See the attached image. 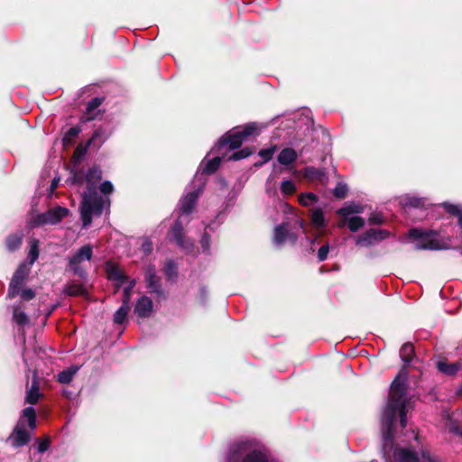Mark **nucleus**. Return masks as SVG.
<instances>
[{
    "instance_id": "1",
    "label": "nucleus",
    "mask_w": 462,
    "mask_h": 462,
    "mask_svg": "<svg viewBox=\"0 0 462 462\" xmlns=\"http://www.w3.org/2000/svg\"><path fill=\"white\" fill-rule=\"evenodd\" d=\"M407 373L402 370L393 382L389 400L382 415L383 452L387 462H420L417 452L410 448H393V426L397 419L402 428L406 427V415L410 409L405 381Z\"/></svg>"
},
{
    "instance_id": "2",
    "label": "nucleus",
    "mask_w": 462,
    "mask_h": 462,
    "mask_svg": "<svg viewBox=\"0 0 462 462\" xmlns=\"http://www.w3.org/2000/svg\"><path fill=\"white\" fill-rule=\"evenodd\" d=\"M102 178V171L99 168L94 167L88 170V173L82 171L75 172L73 182L79 185H86L87 190L82 193L80 215L83 226L90 225L92 216L102 214L105 207L109 206V200L97 193V184Z\"/></svg>"
},
{
    "instance_id": "3",
    "label": "nucleus",
    "mask_w": 462,
    "mask_h": 462,
    "mask_svg": "<svg viewBox=\"0 0 462 462\" xmlns=\"http://www.w3.org/2000/svg\"><path fill=\"white\" fill-rule=\"evenodd\" d=\"M27 420L28 425L32 430L36 429V413L32 407H27L23 411V416L18 420L13 433L8 438V441L14 447H22L28 443L30 435L24 429V420Z\"/></svg>"
},
{
    "instance_id": "4",
    "label": "nucleus",
    "mask_w": 462,
    "mask_h": 462,
    "mask_svg": "<svg viewBox=\"0 0 462 462\" xmlns=\"http://www.w3.org/2000/svg\"><path fill=\"white\" fill-rule=\"evenodd\" d=\"M410 236L416 240L414 247L417 250H442L448 249L447 242L439 240L434 231L423 232L420 229H411Z\"/></svg>"
},
{
    "instance_id": "5",
    "label": "nucleus",
    "mask_w": 462,
    "mask_h": 462,
    "mask_svg": "<svg viewBox=\"0 0 462 462\" xmlns=\"http://www.w3.org/2000/svg\"><path fill=\"white\" fill-rule=\"evenodd\" d=\"M258 134V125L255 123L248 124L245 126L234 129L228 135L223 136L218 143V149L228 145L230 150H235L251 135Z\"/></svg>"
},
{
    "instance_id": "6",
    "label": "nucleus",
    "mask_w": 462,
    "mask_h": 462,
    "mask_svg": "<svg viewBox=\"0 0 462 462\" xmlns=\"http://www.w3.org/2000/svg\"><path fill=\"white\" fill-rule=\"evenodd\" d=\"M199 181L198 187L189 192H187L186 195L180 201V210L182 215L189 214L196 204V201L203 189L205 180H201L198 175L195 177L193 182Z\"/></svg>"
},
{
    "instance_id": "7",
    "label": "nucleus",
    "mask_w": 462,
    "mask_h": 462,
    "mask_svg": "<svg viewBox=\"0 0 462 462\" xmlns=\"http://www.w3.org/2000/svg\"><path fill=\"white\" fill-rule=\"evenodd\" d=\"M92 257V247L88 245L82 246L69 260L70 270L79 277L85 275L81 263L85 261H90Z\"/></svg>"
},
{
    "instance_id": "8",
    "label": "nucleus",
    "mask_w": 462,
    "mask_h": 462,
    "mask_svg": "<svg viewBox=\"0 0 462 462\" xmlns=\"http://www.w3.org/2000/svg\"><path fill=\"white\" fill-rule=\"evenodd\" d=\"M31 266L27 263H21L15 271L8 289V297L14 298L19 294L25 279L30 273Z\"/></svg>"
},
{
    "instance_id": "9",
    "label": "nucleus",
    "mask_w": 462,
    "mask_h": 462,
    "mask_svg": "<svg viewBox=\"0 0 462 462\" xmlns=\"http://www.w3.org/2000/svg\"><path fill=\"white\" fill-rule=\"evenodd\" d=\"M69 213V210L66 208L56 207L52 209H50L44 214L39 215L33 224L35 226L43 225V224H51L54 225L59 223L62 218H64Z\"/></svg>"
},
{
    "instance_id": "10",
    "label": "nucleus",
    "mask_w": 462,
    "mask_h": 462,
    "mask_svg": "<svg viewBox=\"0 0 462 462\" xmlns=\"http://www.w3.org/2000/svg\"><path fill=\"white\" fill-rule=\"evenodd\" d=\"M389 236V232L382 229L372 228L357 238L356 244L361 246L373 245Z\"/></svg>"
},
{
    "instance_id": "11",
    "label": "nucleus",
    "mask_w": 462,
    "mask_h": 462,
    "mask_svg": "<svg viewBox=\"0 0 462 462\" xmlns=\"http://www.w3.org/2000/svg\"><path fill=\"white\" fill-rule=\"evenodd\" d=\"M153 310L152 300L147 296H142L134 307V313L140 318H148Z\"/></svg>"
},
{
    "instance_id": "12",
    "label": "nucleus",
    "mask_w": 462,
    "mask_h": 462,
    "mask_svg": "<svg viewBox=\"0 0 462 462\" xmlns=\"http://www.w3.org/2000/svg\"><path fill=\"white\" fill-rule=\"evenodd\" d=\"M145 282H147V287L153 293L158 295L162 294L161 284L159 278L156 276L155 269L153 267H148L145 270L144 273Z\"/></svg>"
},
{
    "instance_id": "13",
    "label": "nucleus",
    "mask_w": 462,
    "mask_h": 462,
    "mask_svg": "<svg viewBox=\"0 0 462 462\" xmlns=\"http://www.w3.org/2000/svg\"><path fill=\"white\" fill-rule=\"evenodd\" d=\"M286 240L295 243L297 236L295 234H289L283 225L277 226L274 229L273 242L277 245H282Z\"/></svg>"
},
{
    "instance_id": "14",
    "label": "nucleus",
    "mask_w": 462,
    "mask_h": 462,
    "mask_svg": "<svg viewBox=\"0 0 462 462\" xmlns=\"http://www.w3.org/2000/svg\"><path fill=\"white\" fill-rule=\"evenodd\" d=\"M106 273L109 280L118 282L117 286L122 285L129 280V277L124 273L120 267L112 263L106 265Z\"/></svg>"
},
{
    "instance_id": "15",
    "label": "nucleus",
    "mask_w": 462,
    "mask_h": 462,
    "mask_svg": "<svg viewBox=\"0 0 462 462\" xmlns=\"http://www.w3.org/2000/svg\"><path fill=\"white\" fill-rule=\"evenodd\" d=\"M183 228L180 220H177L174 226L172 227L171 234V237L176 241V243L182 248L188 249L191 244L188 239H186L183 236Z\"/></svg>"
},
{
    "instance_id": "16",
    "label": "nucleus",
    "mask_w": 462,
    "mask_h": 462,
    "mask_svg": "<svg viewBox=\"0 0 462 462\" xmlns=\"http://www.w3.org/2000/svg\"><path fill=\"white\" fill-rule=\"evenodd\" d=\"M278 162L282 165H290L297 160V152L292 148H284L277 157Z\"/></svg>"
},
{
    "instance_id": "17",
    "label": "nucleus",
    "mask_w": 462,
    "mask_h": 462,
    "mask_svg": "<svg viewBox=\"0 0 462 462\" xmlns=\"http://www.w3.org/2000/svg\"><path fill=\"white\" fill-rule=\"evenodd\" d=\"M364 208L361 205L358 204H349L346 205L345 207L339 208L337 213L344 217L345 218L350 217L353 214H359L363 212Z\"/></svg>"
},
{
    "instance_id": "18",
    "label": "nucleus",
    "mask_w": 462,
    "mask_h": 462,
    "mask_svg": "<svg viewBox=\"0 0 462 462\" xmlns=\"http://www.w3.org/2000/svg\"><path fill=\"white\" fill-rule=\"evenodd\" d=\"M41 393L39 390V385L34 378L32 383L31 388L26 393V402L30 404H35L40 399Z\"/></svg>"
},
{
    "instance_id": "19",
    "label": "nucleus",
    "mask_w": 462,
    "mask_h": 462,
    "mask_svg": "<svg viewBox=\"0 0 462 462\" xmlns=\"http://www.w3.org/2000/svg\"><path fill=\"white\" fill-rule=\"evenodd\" d=\"M221 162V158L219 156H216L211 160H208L207 162H202L200 167L202 169V173H213L215 172L217 168L219 167Z\"/></svg>"
},
{
    "instance_id": "20",
    "label": "nucleus",
    "mask_w": 462,
    "mask_h": 462,
    "mask_svg": "<svg viewBox=\"0 0 462 462\" xmlns=\"http://www.w3.org/2000/svg\"><path fill=\"white\" fill-rule=\"evenodd\" d=\"M437 367L441 373L452 375L459 370L460 365L457 363L448 364L445 361H439Z\"/></svg>"
},
{
    "instance_id": "21",
    "label": "nucleus",
    "mask_w": 462,
    "mask_h": 462,
    "mask_svg": "<svg viewBox=\"0 0 462 462\" xmlns=\"http://www.w3.org/2000/svg\"><path fill=\"white\" fill-rule=\"evenodd\" d=\"M325 174L322 171L314 167H306L303 171V177L308 180H320L322 181Z\"/></svg>"
},
{
    "instance_id": "22",
    "label": "nucleus",
    "mask_w": 462,
    "mask_h": 462,
    "mask_svg": "<svg viewBox=\"0 0 462 462\" xmlns=\"http://www.w3.org/2000/svg\"><path fill=\"white\" fill-rule=\"evenodd\" d=\"M79 366L77 365H72L70 367H69L68 369L66 370H63L62 372H60L58 375V380L60 383H69L71 382L73 376L77 374V372L79 371Z\"/></svg>"
},
{
    "instance_id": "23",
    "label": "nucleus",
    "mask_w": 462,
    "mask_h": 462,
    "mask_svg": "<svg viewBox=\"0 0 462 462\" xmlns=\"http://www.w3.org/2000/svg\"><path fill=\"white\" fill-rule=\"evenodd\" d=\"M129 310L130 306L128 304L122 303V306L116 311L114 315V322L119 325L124 324L126 321Z\"/></svg>"
},
{
    "instance_id": "24",
    "label": "nucleus",
    "mask_w": 462,
    "mask_h": 462,
    "mask_svg": "<svg viewBox=\"0 0 462 462\" xmlns=\"http://www.w3.org/2000/svg\"><path fill=\"white\" fill-rule=\"evenodd\" d=\"M13 319L16 324L22 327L26 326L29 323L27 315L19 306H15L14 308Z\"/></svg>"
},
{
    "instance_id": "25",
    "label": "nucleus",
    "mask_w": 462,
    "mask_h": 462,
    "mask_svg": "<svg viewBox=\"0 0 462 462\" xmlns=\"http://www.w3.org/2000/svg\"><path fill=\"white\" fill-rule=\"evenodd\" d=\"M414 354V346L411 343L404 344L400 350V356L405 364H409Z\"/></svg>"
},
{
    "instance_id": "26",
    "label": "nucleus",
    "mask_w": 462,
    "mask_h": 462,
    "mask_svg": "<svg viewBox=\"0 0 462 462\" xmlns=\"http://www.w3.org/2000/svg\"><path fill=\"white\" fill-rule=\"evenodd\" d=\"M311 223L317 228H321L325 226L324 215L321 209L316 208L311 211Z\"/></svg>"
},
{
    "instance_id": "27",
    "label": "nucleus",
    "mask_w": 462,
    "mask_h": 462,
    "mask_svg": "<svg viewBox=\"0 0 462 462\" xmlns=\"http://www.w3.org/2000/svg\"><path fill=\"white\" fill-rule=\"evenodd\" d=\"M280 189L283 196H291L296 192L297 187L291 180H285L281 183Z\"/></svg>"
},
{
    "instance_id": "28",
    "label": "nucleus",
    "mask_w": 462,
    "mask_h": 462,
    "mask_svg": "<svg viewBox=\"0 0 462 462\" xmlns=\"http://www.w3.org/2000/svg\"><path fill=\"white\" fill-rule=\"evenodd\" d=\"M318 201V197L312 192L301 193L299 196V202L304 207H309Z\"/></svg>"
},
{
    "instance_id": "29",
    "label": "nucleus",
    "mask_w": 462,
    "mask_h": 462,
    "mask_svg": "<svg viewBox=\"0 0 462 462\" xmlns=\"http://www.w3.org/2000/svg\"><path fill=\"white\" fill-rule=\"evenodd\" d=\"M22 235H12L9 236L6 239V246L9 251H14L20 247L22 245Z\"/></svg>"
},
{
    "instance_id": "30",
    "label": "nucleus",
    "mask_w": 462,
    "mask_h": 462,
    "mask_svg": "<svg viewBox=\"0 0 462 462\" xmlns=\"http://www.w3.org/2000/svg\"><path fill=\"white\" fill-rule=\"evenodd\" d=\"M102 100L99 98L92 99L87 107L86 120L89 121L94 119V111L101 105Z\"/></svg>"
},
{
    "instance_id": "31",
    "label": "nucleus",
    "mask_w": 462,
    "mask_h": 462,
    "mask_svg": "<svg viewBox=\"0 0 462 462\" xmlns=\"http://www.w3.org/2000/svg\"><path fill=\"white\" fill-rule=\"evenodd\" d=\"M348 228L352 232L357 231L359 228H361L365 225V221L360 217H350L346 219Z\"/></svg>"
},
{
    "instance_id": "32",
    "label": "nucleus",
    "mask_w": 462,
    "mask_h": 462,
    "mask_svg": "<svg viewBox=\"0 0 462 462\" xmlns=\"http://www.w3.org/2000/svg\"><path fill=\"white\" fill-rule=\"evenodd\" d=\"M447 211L450 214L457 215L458 217V223L462 228V208L457 205L445 204Z\"/></svg>"
},
{
    "instance_id": "33",
    "label": "nucleus",
    "mask_w": 462,
    "mask_h": 462,
    "mask_svg": "<svg viewBox=\"0 0 462 462\" xmlns=\"http://www.w3.org/2000/svg\"><path fill=\"white\" fill-rule=\"evenodd\" d=\"M65 292L71 296L81 295L84 294L85 289L80 284L73 283L67 286Z\"/></svg>"
},
{
    "instance_id": "34",
    "label": "nucleus",
    "mask_w": 462,
    "mask_h": 462,
    "mask_svg": "<svg viewBox=\"0 0 462 462\" xmlns=\"http://www.w3.org/2000/svg\"><path fill=\"white\" fill-rule=\"evenodd\" d=\"M127 282H129V284L124 289L123 303L129 305L130 300H131L132 290L135 286V280L132 279V280H128Z\"/></svg>"
},
{
    "instance_id": "35",
    "label": "nucleus",
    "mask_w": 462,
    "mask_h": 462,
    "mask_svg": "<svg viewBox=\"0 0 462 462\" xmlns=\"http://www.w3.org/2000/svg\"><path fill=\"white\" fill-rule=\"evenodd\" d=\"M253 153V151L249 148H245V149H242L240 151H237L236 152H234L230 157H229V160H233V161H238V160H241V159H244V158H246L248 157L249 155H251Z\"/></svg>"
},
{
    "instance_id": "36",
    "label": "nucleus",
    "mask_w": 462,
    "mask_h": 462,
    "mask_svg": "<svg viewBox=\"0 0 462 462\" xmlns=\"http://www.w3.org/2000/svg\"><path fill=\"white\" fill-rule=\"evenodd\" d=\"M334 196L337 199H344L347 193V187L344 183H338L334 189Z\"/></svg>"
},
{
    "instance_id": "37",
    "label": "nucleus",
    "mask_w": 462,
    "mask_h": 462,
    "mask_svg": "<svg viewBox=\"0 0 462 462\" xmlns=\"http://www.w3.org/2000/svg\"><path fill=\"white\" fill-rule=\"evenodd\" d=\"M274 147L260 151L259 156L263 159V162L260 164L270 161L274 153Z\"/></svg>"
},
{
    "instance_id": "38",
    "label": "nucleus",
    "mask_w": 462,
    "mask_h": 462,
    "mask_svg": "<svg viewBox=\"0 0 462 462\" xmlns=\"http://www.w3.org/2000/svg\"><path fill=\"white\" fill-rule=\"evenodd\" d=\"M38 249H37V245L36 243H33L32 245H31V249H30V252H29V260H30V263H27L29 266L32 265L33 263L37 260L38 258Z\"/></svg>"
},
{
    "instance_id": "39",
    "label": "nucleus",
    "mask_w": 462,
    "mask_h": 462,
    "mask_svg": "<svg viewBox=\"0 0 462 462\" xmlns=\"http://www.w3.org/2000/svg\"><path fill=\"white\" fill-rule=\"evenodd\" d=\"M328 251H329V246L328 244L322 245L319 249V252H318V258L319 260L321 262V261H324L327 259L328 257Z\"/></svg>"
},
{
    "instance_id": "40",
    "label": "nucleus",
    "mask_w": 462,
    "mask_h": 462,
    "mask_svg": "<svg viewBox=\"0 0 462 462\" xmlns=\"http://www.w3.org/2000/svg\"><path fill=\"white\" fill-rule=\"evenodd\" d=\"M165 273L169 278H172L177 274V268L172 262L167 263Z\"/></svg>"
},
{
    "instance_id": "41",
    "label": "nucleus",
    "mask_w": 462,
    "mask_h": 462,
    "mask_svg": "<svg viewBox=\"0 0 462 462\" xmlns=\"http://www.w3.org/2000/svg\"><path fill=\"white\" fill-rule=\"evenodd\" d=\"M50 447V439L49 438H45L43 439L38 440V451L40 453L45 452Z\"/></svg>"
},
{
    "instance_id": "42",
    "label": "nucleus",
    "mask_w": 462,
    "mask_h": 462,
    "mask_svg": "<svg viewBox=\"0 0 462 462\" xmlns=\"http://www.w3.org/2000/svg\"><path fill=\"white\" fill-rule=\"evenodd\" d=\"M19 293L21 294V298L23 300H30L32 298H34V296H35V293L31 289H25V290H23V291L20 290Z\"/></svg>"
},
{
    "instance_id": "43",
    "label": "nucleus",
    "mask_w": 462,
    "mask_h": 462,
    "mask_svg": "<svg viewBox=\"0 0 462 462\" xmlns=\"http://www.w3.org/2000/svg\"><path fill=\"white\" fill-rule=\"evenodd\" d=\"M114 190L113 185L110 181H104L100 185V191L104 194H110Z\"/></svg>"
},
{
    "instance_id": "44",
    "label": "nucleus",
    "mask_w": 462,
    "mask_h": 462,
    "mask_svg": "<svg viewBox=\"0 0 462 462\" xmlns=\"http://www.w3.org/2000/svg\"><path fill=\"white\" fill-rule=\"evenodd\" d=\"M201 246L205 253H209V245H210V238L209 236L205 234L201 238Z\"/></svg>"
},
{
    "instance_id": "45",
    "label": "nucleus",
    "mask_w": 462,
    "mask_h": 462,
    "mask_svg": "<svg viewBox=\"0 0 462 462\" xmlns=\"http://www.w3.org/2000/svg\"><path fill=\"white\" fill-rule=\"evenodd\" d=\"M142 250L145 254H150L152 251V242L148 239H145L142 244Z\"/></svg>"
},
{
    "instance_id": "46",
    "label": "nucleus",
    "mask_w": 462,
    "mask_h": 462,
    "mask_svg": "<svg viewBox=\"0 0 462 462\" xmlns=\"http://www.w3.org/2000/svg\"><path fill=\"white\" fill-rule=\"evenodd\" d=\"M405 205L417 208L421 205V199H416V198H411V199H408V201L405 203Z\"/></svg>"
},
{
    "instance_id": "47",
    "label": "nucleus",
    "mask_w": 462,
    "mask_h": 462,
    "mask_svg": "<svg viewBox=\"0 0 462 462\" xmlns=\"http://www.w3.org/2000/svg\"><path fill=\"white\" fill-rule=\"evenodd\" d=\"M79 129L77 127H71L69 129V131L66 134L65 139H68L69 137H75L79 134Z\"/></svg>"
},
{
    "instance_id": "48",
    "label": "nucleus",
    "mask_w": 462,
    "mask_h": 462,
    "mask_svg": "<svg viewBox=\"0 0 462 462\" xmlns=\"http://www.w3.org/2000/svg\"><path fill=\"white\" fill-rule=\"evenodd\" d=\"M101 136V130H97L95 132V134H93L92 138L88 141V145H90L92 143H95L97 138H99Z\"/></svg>"
},
{
    "instance_id": "49",
    "label": "nucleus",
    "mask_w": 462,
    "mask_h": 462,
    "mask_svg": "<svg viewBox=\"0 0 462 462\" xmlns=\"http://www.w3.org/2000/svg\"><path fill=\"white\" fill-rule=\"evenodd\" d=\"M59 181H60L59 179H53V180L51 181V191H53L58 187Z\"/></svg>"
},
{
    "instance_id": "50",
    "label": "nucleus",
    "mask_w": 462,
    "mask_h": 462,
    "mask_svg": "<svg viewBox=\"0 0 462 462\" xmlns=\"http://www.w3.org/2000/svg\"><path fill=\"white\" fill-rule=\"evenodd\" d=\"M298 226L305 232V222L303 219L300 218L297 220Z\"/></svg>"
},
{
    "instance_id": "51",
    "label": "nucleus",
    "mask_w": 462,
    "mask_h": 462,
    "mask_svg": "<svg viewBox=\"0 0 462 462\" xmlns=\"http://www.w3.org/2000/svg\"><path fill=\"white\" fill-rule=\"evenodd\" d=\"M84 153V151L81 150L79 147L77 148L76 152H75V154L80 156L81 154Z\"/></svg>"
},
{
    "instance_id": "52",
    "label": "nucleus",
    "mask_w": 462,
    "mask_h": 462,
    "mask_svg": "<svg viewBox=\"0 0 462 462\" xmlns=\"http://www.w3.org/2000/svg\"><path fill=\"white\" fill-rule=\"evenodd\" d=\"M371 221L374 222V223H380L381 222V220L379 218L378 219L377 218L376 219H372L371 218Z\"/></svg>"
},
{
    "instance_id": "53",
    "label": "nucleus",
    "mask_w": 462,
    "mask_h": 462,
    "mask_svg": "<svg viewBox=\"0 0 462 462\" xmlns=\"http://www.w3.org/2000/svg\"><path fill=\"white\" fill-rule=\"evenodd\" d=\"M346 221L342 222L341 224H339L340 226H343L345 225Z\"/></svg>"
}]
</instances>
